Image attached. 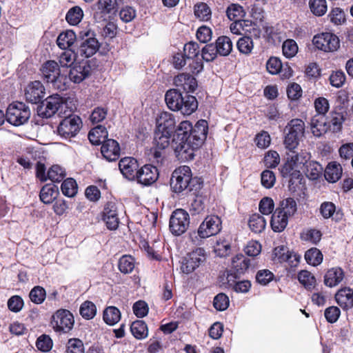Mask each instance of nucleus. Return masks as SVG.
<instances>
[{
	"label": "nucleus",
	"instance_id": "nucleus-1",
	"mask_svg": "<svg viewBox=\"0 0 353 353\" xmlns=\"http://www.w3.org/2000/svg\"><path fill=\"white\" fill-rule=\"evenodd\" d=\"M75 109L73 101L70 98H63L55 94L48 97L37 107V114L42 118H50L56 113L59 117L70 114Z\"/></svg>",
	"mask_w": 353,
	"mask_h": 353
},
{
	"label": "nucleus",
	"instance_id": "nucleus-2",
	"mask_svg": "<svg viewBox=\"0 0 353 353\" xmlns=\"http://www.w3.org/2000/svg\"><path fill=\"white\" fill-rule=\"evenodd\" d=\"M199 179L192 177L191 169L189 166L183 165L176 168L172 174L170 187L173 192L181 193L185 190H193L195 184L200 188Z\"/></svg>",
	"mask_w": 353,
	"mask_h": 353
},
{
	"label": "nucleus",
	"instance_id": "nucleus-3",
	"mask_svg": "<svg viewBox=\"0 0 353 353\" xmlns=\"http://www.w3.org/2000/svg\"><path fill=\"white\" fill-rule=\"evenodd\" d=\"M43 79L57 90H65L68 87V79L65 74H61L59 64L54 61H48L41 69Z\"/></svg>",
	"mask_w": 353,
	"mask_h": 353
},
{
	"label": "nucleus",
	"instance_id": "nucleus-4",
	"mask_svg": "<svg viewBox=\"0 0 353 353\" xmlns=\"http://www.w3.org/2000/svg\"><path fill=\"white\" fill-rule=\"evenodd\" d=\"M284 144L289 150H294L305 132V123L299 119H293L284 129Z\"/></svg>",
	"mask_w": 353,
	"mask_h": 353
},
{
	"label": "nucleus",
	"instance_id": "nucleus-5",
	"mask_svg": "<svg viewBox=\"0 0 353 353\" xmlns=\"http://www.w3.org/2000/svg\"><path fill=\"white\" fill-rule=\"evenodd\" d=\"M30 117L28 105L22 102H13L10 104L5 114V119L11 125L19 126L25 124Z\"/></svg>",
	"mask_w": 353,
	"mask_h": 353
},
{
	"label": "nucleus",
	"instance_id": "nucleus-6",
	"mask_svg": "<svg viewBox=\"0 0 353 353\" xmlns=\"http://www.w3.org/2000/svg\"><path fill=\"white\" fill-rule=\"evenodd\" d=\"M64 119L59 123L57 128L58 134L64 138H70L76 136L79 131L82 121L79 117L72 113L63 115Z\"/></svg>",
	"mask_w": 353,
	"mask_h": 353
},
{
	"label": "nucleus",
	"instance_id": "nucleus-7",
	"mask_svg": "<svg viewBox=\"0 0 353 353\" xmlns=\"http://www.w3.org/2000/svg\"><path fill=\"white\" fill-rule=\"evenodd\" d=\"M172 148L176 157L181 161L192 160L194 157V150L199 148L193 147V143L189 141L188 138H174Z\"/></svg>",
	"mask_w": 353,
	"mask_h": 353
},
{
	"label": "nucleus",
	"instance_id": "nucleus-8",
	"mask_svg": "<svg viewBox=\"0 0 353 353\" xmlns=\"http://www.w3.org/2000/svg\"><path fill=\"white\" fill-rule=\"evenodd\" d=\"M189 223L188 213L183 209H177L170 216L169 227L173 234L179 236L187 230Z\"/></svg>",
	"mask_w": 353,
	"mask_h": 353
},
{
	"label": "nucleus",
	"instance_id": "nucleus-9",
	"mask_svg": "<svg viewBox=\"0 0 353 353\" xmlns=\"http://www.w3.org/2000/svg\"><path fill=\"white\" fill-rule=\"evenodd\" d=\"M74 316L67 310H59L52 316L51 324L56 332H68L73 327Z\"/></svg>",
	"mask_w": 353,
	"mask_h": 353
},
{
	"label": "nucleus",
	"instance_id": "nucleus-10",
	"mask_svg": "<svg viewBox=\"0 0 353 353\" xmlns=\"http://www.w3.org/2000/svg\"><path fill=\"white\" fill-rule=\"evenodd\" d=\"M206 259V253L203 248H199L192 251L184 258L181 269L183 273L194 272Z\"/></svg>",
	"mask_w": 353,
	"mask_h": 353
},
{
	"label": "nucleus",
	"instance_id": "nucleus-11",
	"mask_svg": "<svg viewBox=\"0 0 353 353\" xmlns=\"http://www.w3.org/2000/svg\"><path fill=\"white\" fill-rule=\"evenodd\" d=\"M222 228L221 219L216 215L205 217L198 228L197 234L201 239H206L217 234Z\"/></svg>",
	"mask_w": 353,
	"mask_h": 353
},
{
	"label": "nucleus",
	"instance_id": "nucleus-12",
	"mask_svg": "<svg viewBox=\"0 0 353 353\" xmlns=\"http://www.w3.org/2000/svg\"><path fill=\"white\" fill-rule=\"evenodd\" d=\"M312 42L318 49L324 52H334L340 46L339 39L331 32H323L315 35Z\"/></svg>",
	"mask_w": 353,
	"mask_h": 353
},
{
	"label": "nucleus",
	"instance_id": "nucleus-13",
	"mask_svg": "<svg viewBox=\"0 0 353 353\" xmlns=\"http://www.w3.org/2000/svg\"><path fill=\"white\" fill-rule=\"evenodd\" d=\"M99 48V43L94 37L93 32L87 31L82 37V41L77 49V54L82 57L88 58L94 54Z\"/></svg>",
	"mask_w": 353,
	"mask_h": 353
},
{
	"label": "nucleus",
	"instance_id": "nucleus-14",
	"mask_svg": "<svg viewBox=\"0 0 353 353\" xmlns=\"http://www.w3.org/2000/svg\"><path fill=\"white\" fill-rule=\"evenodd\" d=\"M208 125L205 120H199L196 122L188 138L189 141L193 143V147L199 148L204 143L208 133Z\"/></svg>",
	"mask_w": 353,
	"mask_h": 353
},
{
	"label": "nucleus",
	"instance_id": "nucleus-15",
	"mask_svg": "<svg viewBox=\"0 0 353 353\" xmlns=\"http://www.w3.org/2000/svg\"><path fill=\"white\" fill-rule=\"evenodd\" d=\"M159 177V172L157 167L146 164L139 169L135 180L143 185H150L154 183Z\"/></svg>",
	"mask_w": 353,
	"mask_h": 353
},
{
	"label": "nucleus",
	"instance_id": "nucleus-16",
	"mask_svg": "<svg viewBox=\"0 0 353 353\" xmlns=\"http://www.w3.org/2000/svg\"><path fill=\"white\" fill-rule=\"evenodd\" d=\"M119 168L123 176L130 181H134L139 171V163L133 157H125L120 160Z\"/></svg>",
	"mask_w": 353,
	"mask_h": 353
},
{
	"label": "nucleus",
	"instance_id": "nucleus-17",
	"mask_svg": "<svg viewBox=\"0 0 353 353\" xmlns=\"http://www.w3.org/2000/svg\"><path fill=\"white\" fill-rule=\"evenodd\" d=\"M45 88L39 81H34L28 85L25 90V97L28 101L37 103L45 96Z\"/></svg>",
	"mask_w": 353,
	"mask_h": 353
},
{
	"label": "nucleus",
	"instance_id": "nucleus-18",
	"mask_svg": "<svg viewBox=\"0 0 353 353\" xmlns=\"http://www.w3.org/2000/svg\"><path fill=\"white\" fill-rule=\"evenodd\" d=\"M120 146L114 139H107L102 144L101 152L103 157L108 161H114L120 157Z\"/></svg>",
	"mask_w": 353,
	"mask_h": 353
},
{
	"label": "nucleus",
	"instance_id": "nucleus-19",
	"mask_svg": "<svg viewBox=\"0 0 353 353\" xmlns=\"http://www.w3.org/2000/svg\"><path fill=\"white\" fill-rule=\"evenodd\" d=\"M103 219L110 230H116L119 223L117 205L113 202H108L104 208Z\"/></svg>",
	"mask_w": 353,
	"mask_h": 353
},
{
	"label": "nucleus",
	"instance_id": "nucleus-20",
	"mask_svg": "<svg viewBox=\"0 0 353 353\" xmlns=\"http://www.w3.org/2000/svg\"><path fill=\"white\" fill-rule=\"evenodd\" d=\"M157 130L172 134L176 121L172 114L163 112L157 118Z\"/></svg>",
	"mask_w": 353,
	"mask_h": 353
},
{
	"label": "nucleus",
	"instance_id": "nucleus-21",
	"mask_svg": "<svg viewBox=\"0 0 353 353\" xmlns=\"http://www.w3.org/2000/svg\"><path fill=\"white\" fill-rule=\"evenodd\" d=\"M90 72V66L86 62H81L74 65L70 70V79L77 83H79L85 79Z\"/></svg>",
	"mask_w": 353,
	"mask_h": 353
},
{
	"label": "nucleus",
	"instance_id": "nucleus-22",
	"mask_svg": "<svg viewBox=\"0 0 353 353\" xmlns=\"http://www.w3.org/2000/svg\"><path fill=\"white\" fill-rule=\"evenodd\" d=\"M174 85L186 92H193L197 87L196 79L187 73H181L174 79Z\"/></svg>",
	"mask_w": 353,
	"mask_h": 353
},
{
	"label": "nucleus",
	"instance_id": "nucleus-23",
	"mask_svg": "<svg viewBox=\"0 0 353 353\" xmlns=\"http://www.w3.org/2000/svg\"><path fill=\"white\" fill-rule=\"evenodd\" d=\"M337 303L345 310L353 307V290L350 288L339 290L335 294Z\"/></svg>",
	"mask_w": 353,
	"mask_h": 353
},
{
	"label": "nucleus",
	"instance_id": "nucleus-24",
	"mask_svg": "<svg viewBox=\"0 0 353 353\" xmlns=\"http://www.w3.org/2000/svg\"><path fill=\"white\" fill-rule=\"evenodd\" d=\"M344 278V272L341 268H332L324 276V283L330 288L339 285Z\"/></svg>",
	"mask_w": 353,
	"mask_h": 353
},
{
	"label": "nucleus",
	"instance_id": "nucleus-25",
	"mask_svg": "<svg viewBox=\"0 0 353 353\" xmlns=\"http://www.w3.org/2000/svg\"><path fill=\"white\" fill-rule=\"evenodd\" d=\"M310 126L312 134L317 137H321L329 130L325 117L320 115H315L312 118Z\"/></svg>",
	"mask_w": 353,
	"mask_h": 353
},
{
	"label": "nucleus",
	"instance_id": "nucleus-26",
	"mask_svg": "<svg viewBox=\"0 0 353 353\" xmlns=\"http://www.w3.org/2000/svg\"><path fill=\"white\" fill-rule=\"evenodd\" d=\"M183 97L181 93L177 90L171 89L165 93V101L171 110L176 111L180 103L183 102Z\"/></svg>",
	"mask_w": 353,
	"mask_h": 353
},
{
	"label": "nucleus",
	"instance_id": "nucleus-27",
	"mask_svg": "<svg viewBox=\"0 0 353 353\" xmlns=\"http://www.w3.org/2000/svg\"><path fill=\"white\" fill-rule=\"evenodd\" d=\"M198 107L196 99L192 95H185L183 97V102L179 105L176 111H180L183 115H190Z\"/></svg>",
	"mask_w": 353,
	"mask_h": 353
},
{
	"label": "nucleus",
	"instance_id": "nucleus-28",
	"mask_svg": "<svg viewBox=\"0 0 353 353\" xmlns=\"http://www.w3.org/2000/svg\"><path fill=\"white\" fill-rule=\"evenodd\" d=\"M58 188L55 185L46 184L41 190L39 197L45 204H50L57 198Z\"/></svg>",
	"mask_w": 353,
	"mask_h": 353
},
{
	"label": "nucleus",
	"instance_id": "nucleus-29",
	"mask_svg": "<svg viewBox=\"0 0 353 353\" xmlns=\"http://www.w3.org/2000/svg\"><path fill=\"white\" fill-rule=\"evenodd\" d=\"M277 213L283 214L288 218L292 216L297 210V205L292 198H287L280 202L279 206L276 208Z\"/></svg>",
	"mask_w": 353,
	"mask_h": 353
},
{
	"label": "nucleus",
	"instance_id": "nucleus-30",
	"mask_svg": "<svg viewBox=\"0 0 353 353\" xmlns=\"http://www.w3.org/2000/svg\"><path fill=\"white\" fill-rule=\"evenodd\" d=\"M325 178L330 183L336 182L342 175V168L336 162L330 163L325 170Z\"/></svg>",
	"mask_w": 353,
	"mask_h": 353
},
{
	"label": "nucleus",
	"instance_id": "nucleus-31",
	"mask_svg": "<svg viewBox=\"0 0 353 353\" xmlns=\"http://www.w3.org/2000/svg\"><path fill=\"white\" fill-rule=\"evenodd\" d=\"M214 44L216 47L219 55L223 57L229 55L233 48L232 40L227 36L219 37Z\"/></svg>",
	"mask_w": 353,
	"mask_h": 353
},
{
	"label": "nucleus",
	"instance_id": "nucleus-32",
	"mask_svg": "<svg viewBox=\"0 0 353 353\" xmlns=\"http://www.w3.org/2000/svg\"><path fill=\"white\" fill-rule=\"evenodd\" d=\"M76 34L73 30H68L61 32L57 39V46L63 50L71 47L76 41Z\"/></svg>",
	"mask_w": 353,
	"mask_h": 353
},
{
	"label": "nucleus",
	"instance_id": "nucleus-33",
	"mask_svg": "<svg viewBox=\"0 0 353 353\" xmlns=\"http://www.w3.org/2000/svg\"><path fill=\"white\" fill-rule=\"evenodd\" d=\"M107 136L108 132L105 128L100 125L92 129L88 133V139L94 145L103 144L106 141L105 139Z\"/></svg>",
	"mask_w": 353,
	"mask_h": 353
},
{
	"label": "nucleus",
	"instance_id": "nucleus-34",
	"mask_svg": "<svg viewBox=\"0 0 353 353\" xmlns=\"http://www.w3.org/2000/svg\"><path fill=\"white\" fill-rule=\"evenodd\" d=\"M288 217L283 214L277 213V210L274 211L271 218V227L274 232H282L287 226L288 223Z\"/></svg>",
	"mask_w": 353,
	"mask_h": 353
},
{
	"label": "nucleus",
	"instance_id": "nucleus-35",
	"mask_svg": "<svg viewBox=\"0 0 353 353\" xmlns=\"http://www.w3.org/2000/svg\"><path fill=\"white\" fill-rule=\"evenodd\" d=\"M250 260L243 254H236L232 259V268L236 274L244 273L250 266Z\"/></svg>",
	"mask_w": 353,
	"mask_h": 353
},
{
	"label": "nucleus",
	"instance_id": "nucleus-36",
	"mask_svg": "<svg viewBox=\"0 0 353 353\" xmlns=\"http://www.w3.org/2000/svg\"><path fill=\"white\" fill-rule=\"evenodd\" d=\"M345 121L343 112L332 111L327 122L329 130L333 132H337L341 130L343 123Z\"/></svg>",
	"mask_w": 353,
	"mask_h": 353
},
{
	"label": "nucleus",
	"instance_id": "nucleus-37",
	"mask_svg": "<svg viewBox=\"0 0 353 353\" xmlns=\"http://www.w3.org/2000/svg\"><path fill=\"white\" fill-rule=\"evenodd\" d=\"M248 225L253 232L261 233L265 228L266 221L263 216L254 214L249 219Z\"/></svg>",
	"mask_w": 353,
	"mask_h": 353
},
{
	"label": "nucleus",
	"instance_id": "nucleus-38",
	"mask_svg": "<svg viewBox=\"0 0 353 353\" xmlns=\"http://www.w3.org/2000/svg\"><path fill=\"white\" fill-rule=\"evenodd\" d=\"M132 335L137 339H143L148 336V330L146 323L142 320L134 321L130 326Z\"/></svg>",
	"mask_w": 353,
	"mask_h": 353
},
{
	"label": "nucleus",
	"instance_id": "nucleus-39",
	"mask_svg": "<svg viewBox=\"0 0 353 353\" xmlns=\"http://www.w3.org/2000/svg\"><path fill=\"white\" fill-rule=\"evenodd\" d=\"M103 319L110 325H114L121 319V312L114 306H109L103 311Z\"/></svg>",
	"mask_w": 353,
	"mask_h": 353
},
{
	"label": "nucleus",
	"instance_id": "nucleus-40",
	"mask_svg": "<svg viewBox=\"0 0 353 353\" xmlns=\"http://www.w3.org/2000/svg\"><path fill=\"white\" fill-rule=\"evenodd\" d=\"M194 13L197 19L203 21L210 20L212 15L211 9L203 2H199L194 5Z\"/></svg>",
	"mask_w": 353,
	"mask_h": 353
},
{
	"label": "nucleus",
	"instance_id": "nucleus-41",
	"mask_svg": "<svg viewBox=\"0 0 353 353\" xmlns=\"http://www.w3.org/2000/svg\"><path fill=\"white\" fill-rule=\"evenodd\" d=\"M297 169L298 168L294 165V163L288 157L287 162L281 168V173L283 177L291 176L290 182L292 183V178L298 179L301 175L300 171Z\"/></svg>",
	"mask_w": 353,
	"mask_h": 353
},
{
	"label": "nucleus",
	"instance_id": "nucleus-42",
	"mask_svg": "<svg viewBox=\"0 0 353 353\" xmlns=\"http://www.w3.org/2000/svg\"><path fill=\"white\" fill-rule=\"evenodd\" d=\"M118 267L121 272L130 274L135 268V260L130 255H123L119 260Z\"/></svg>",
	"mask_w": 353,
	"mask_h": 353
},
{
	"label": "nucleus",
	"instance_id": "nucleus-43",
	"mask_svg": "<svg viewBox=\"0 0 353 353\" xmlns=\"http://www.w3.org/2000/svg\"><path fill=\"white\" fill-rule=\"evenodd\" d=\"M305 174L311 180L317 179L322 174L323 168L316 161H308L305 165Z\"/></svg>",
	"mask_w": 353,
	"mask_h": 353
},
{
	"label": "nucleus",
	"instance_id": "nucleus-44",
	"mask_svg": "<svg viewBox=\"0 0 353 353\" xmlns=\"http://www.w3.org/2000/svg\"><path fill=\"white\" fill-rule=\"evenodd\" d=\"M308 5L312 13L317 17L324 15L327 10L326 0H310Z\"/></svg>",
	"mask_w": 353,
	"mask_h": 353
},
{
	"label": "nucleus",
	"instance_id": "nucleus-45",
	"mask_svg": "<svg viewBox=\"0 0 353 353\" xmlns=\"http://www.w3.org/2000/svg\"><path fill=\"white\" fill-rule=\"evenodd\" d=\"M122 0H99L98 10L103 14H109L117 10L121 4Z\"/></svg>",
	"mask_w": 353,
	"mask_h": 353
},
{
	"label": "nucleus",
	"instance_id": "nucleus-46",
	"mask_svg": "<svg viewBox=\"0 0 353 353\" xmlns=\"http://www.w3.org/2000/svg\"><path fill=\"white\" fill-rule=\"evenodd\" d=\"M290 151L292 154H288V157L293 163H294V165L298 168H301L302 167L305 166L310 159V154L308 152L301 151L299 153H296L293 150Z\"/></svg>",
	"mask_w": 353,
	"mask_h": 353
},
{
	"label": "nucleus",
	"instance_id": "nucleus-47",
	"mask_svg": "<svg viewBox=\"0 0 353 353\" xmlns=\"http://www.w3.org/2000/svg\"><path fill=\"white\" fill-rule=\"evenodd\" d=\"M236 46L241 53L248 55L252 52L254 48V42L250 37L244 36L238 40Z\"/></svg>",
	"mask_w": 353,
	"mask_h": 353
},
{
	"label": "nucleus",
	"instance_id": "nucleus-48",
	"mask_svg": "<svg viewBox=\"0 0 353 353\" xmlns=\"http://www.w3.org/2000/svg\"><path fill=\"white\" fill-rule=\"evenodd\" d=\"M83 17L82 9L79 6H74L68 11L65 19L70 25L75 26L80 23Z\"/></svg>",
	"mask_w": 353,
	"mask_h": 353
},
{
	"label": "nucleus",
	"instance_id": "nucleus-49",
	"mask_svg": "<svg viewBox=\"0 0 353 353\" xmlns=\"http://www.w3.org/2000/svg\"><path fill=\"white\" fill-rule=\"evenodd\" d=\"M305 259L310 265L316 266L321 263L323 254L319 249L311 248L305 252Z\"/></svg>",
	"mask_w": 353,
	"mask_h": 353
},
{
	"label": "nucleus",
	"instance_id": "nucleus-50",
	"mask_svg": "<svg viewBox=\"0 0 353 353\" xmlns=\"http://www.w3.org/2000/svg\"><path fill=\"white\" fill-rule=\"evenodd\" d=\"M299 282L308 290H312L315 287L316 279L312 274L307 270H302L298 274Z\"/></svg>",
	"mask_w": 353,
	"mask_h": 353
},
{
	"label": "nucleus",
	"instance_id": "nucleus-51",
	"mask_svg": "<svg viewBox=\"0 0 353 353\" xmlns=\"http://www.w3.org/2000/svg\"><path fill=\"white\" fill-rule=\"evenodd\" d=\"M172 134L167 132L156 130L154 135V143L159 150L166 148L170 144Z\"/></svg>",
	"mask_w": 353,
	"mask_h": 353
},
{
	"label": "nucleus",
	"instance_id": "nucleus-52",
	"mask_svg": "<svg viewBox=\"0 0 353 353\" xmlns=\"http://www.w3.org/2000/svg\"><path fill=\"white\" fill-rule=\"evenodd\" d=\"M62 193L68 197H72L77 193V184L72 178L65 179L61 186Z\"/></svg>",
	"mask_w": 353,
	"mask_h": 353
},
{
	"label": "nucleus",
	"instance_id": "nucleus-53",
	"mask_svg": "<svg viewBox=\"0 0 353 353\" xmlns=\"http://www.w3.org/2000/svg\"><path fill=\"white\" fill-rule=\"evenodd\" d=\"M79 312L84 319H92L96 315L97 308L92 302L86 301L81 304Z\"/></svg>",
	"mask_w": 353,
	"mask_h": 353
},
{
	"label": "nucleus",
	"instance_id": "nucleus-54",
	"mask_svg": "<svg viewBox=\"0 0 353 353\" xmlns=\"http://www.w3.org/2000/svg\"><path fill=\"white\" fill-rule=\"evenodd\" d=\"M79 55L77 52H75L72 50H66L59 56V63L62 67L71 66L76 60L77 56Z\"/></svg>",
	"mask_w": 353,
	"mask_h": 353
},
{
	"label": "nucleus",
	"instance_id": "nucleus-55",
	"mask_svg": "<svg viewBox=\"0 0 353 353\" xmlns=\"http://www.w3.org/2000/svg\"><path fill=\"white\" fill-rule=\"evenodd\" d=\"M48 179L53 182H60L65 176V172L59 165H54L48 170Z\"/></svg>",
	"mask_w": 353,
	"mask_h": 353
},
{
	"label": "nucleus",
	"instance_id": "nucleus-56",
	"mask_svg": "<svg viewBox=\"0 0 353 353\" xmlns=\"http://www.w3.org/2000/svg\"><path fill=\"white\" fill-rule=\"evenodd\" d=\"M283 54L287 58L294 57L298 52V46L293 39H287L283 43Z\"/></svg>",
	"mask_w": 353,
	"mask_h": 353
},
{
	"label": "nucleus",
	"instance_id": "nucleus-57",
	"mask_svg": "<svg viewBox=\"0 0 353 353\" xmlns=\"http://www.w3.org/2000/svg\"><path fill=\"white\" fill-rule=\"evenodd\" d=\"M199 44L196 42H189L183 47V54L187 60L193 59L196 57L199 54Z\"/></svg>",
	"mask_w": 353,
	"mask_h": 353
},
{
	"label": "nucleus",
	"instance_id": "nucleus-58",
	"mask_svg": "<svg viewBox=\"0 0 353 353\" xmlns=\"http://www.w3.org/2000/svg\"><path fill=\"white\" fill-rule=\"evenodd\" d=\"M274 260L278 263L288 261L291 258L288 248L285 246H279L273 251Z\"/></svg>",
	"mask_w": 353,
	"mask_h": 353
},
{
	"label": "nucleus",
	"instance_id": "nucleus-59",
	"mask_svg": "<svg viewBox=\"0 0 353 353\" xmlns=\"http://www.w3.org/2000/svg\"><path fill=\"white\" fill-rule=\"evenodd\" d=\"M228 17L230 20H241L244 16L243 7L237 4L230 5L226 10Z\"/></svg>",
	"mask_w": 353,
	"mask_h": 353
},
{
	"label": "nucleus",
	"instance_id": "nucleus-60",
	"mask_svg": "<svg viewBox=\"0 0 353 353\" xmlns=\"http://www.w3.org/2000/svg\"><path fill=\"white\" fill-rule=\"evenodd\" d=\"M46 290L41 286H36L33 288L29 294L30 300L36 303H42L46 299Z\"/></svg>",
	"mask_w": 353,
	"mask_h": 353
},
{
	"label": "nucleus",
	"instance_id": "nucleus-61",
	"mask_svg": "<svg viewBox=\"0 0 353 353\" xmlns=\"http://www.w3.org/2000/svg\"><path fill=\"white\" fill-rule=\"evenodd\" d=\"M218 54L216 47L214 43L207 44L202 49V58L207 62L214 61Z\"/></svg>",
	"mask_w": 353,
	"mask_h": 353
},
{
	"label": "nucleus",
	"instance_id": "nucleus-62",
	"mask_svg": "<svg viewBox=\"0 0 353 353\" xmlns=\"http://www.w3.org/2000/svg\"><path fill=\"white\" fill-rule=\"evenodd\" d=\"M67 353H83L84 345L83 342L79 339H70L67 343Z\"/></svg>",
	"mask_w": 353,
	"mask_h": 353
},
{
	"label": "nucleus",
	"instance_id": "nucleus-63",
	"mask_svg": "<svg viewBox=\"0 0 353 353\" xmlns=\"http://www.w3.org/2000/svg\"><path fill=\"white\" fill-rule=\"evenodd\" d=\"M280 162L279 154L274 150L268 151L264 157V163L267 168H274Z\"/></svg>",
	"mask_w": 353,
	"mask_h": 353
},
{
	"label": "nucleus",
	"instance_id": "nucleus-64",
	"mask_svg": "<svg viewBox=\"0 0 353 353\" xmlns=\"http://www.w3.org/2000/svg\"><path fill=\"white\" fill-rule=\"evenodd\" d=\"M192 130V123L189 121H181L176 130L175 138H184L186 139Z\"/></svg>",
	"mask_w": 353,
	"mask_h": 353
}]
</instances>
